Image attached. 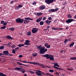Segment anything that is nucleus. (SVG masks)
Masks as SVG:
<instances>
[{
  "mask_svg": "<svg viewBox=\"0 0 76 76\" xmlns=\"http://www.w3.org/2000/svg\"><path fill=\"white\" fill-rule=\"evenodd\" d=\"M50 28V26H47V28Z\"/></svg>",
  "mask_w": 76,
  "mask_h": 76,
  "instance_id": "nucleus-58",
  "label": "nucleus"
},
{
  "mask_svg": "<svg viewBox=\"0 0 76 76\" xmlns=\"http://www.w3.org/2000/svg\"><path fill=\"white\" fill-rule=\"evenodd\" d=\"M74 20V19H69L66 21L65 22L67 24H69V23H71L72 22H73Z\"/></svg>",
  "mask_w": 76,
  "mask_h": 76,
  "instance_id": "nucleus-8",
  "label": "nucleus"
},
{
  "mask_svg": "<svg viewBox=\"0 0 76 76\" xmlns=\"http://www.w3.org/2000/svg\"><path fill=\"white\" fill-rule=\"evenodd\" d=\"M3 54H5V56H9V55H10V54L9 53V52L7 50L4 51L3 52Z\"/></svg>",
  "mask_w": 76,
  "mask_h": 76,
  "instance_id": "nucleus-13",
  "label": "nucleus"
},
{
  "mask_svg": "<svg viewBox=\"0 0 76 76\" xmlns=\"http://www.w3.org/2000/svg\"><path fill=\"white\" fill-rule=\"evenodd\" d=\"M26 34L27 36H30L31 35V32L30 31H28L26 33Z\"/></svg>",
  "mask_w": 76,
  "mask_h": 76,
  "instance_id": "nucleus-18",
  "label": "nucleus"
},
{
  "mask_svg": "<svg viewBox=\"0 0 76 76\" xmlns=\"http://www.w3.org/2000/svg\"><path fill=\"white\" fill-rule=\"evenodd\" d=\"M20 48L19 47H17L15 48V50H18Z\"/></svg>",
  "mask_w": 76,
  "mask_h": 76,
  "instance_id": "nucleus-41",
  "label": "nucleus"
},
{
  "mask_svg": "<svg viewBox=\"0 0 76 76\" xmlns=\"http://www.w3.org/2000/svg\"><path fill=\"white\" fill-rule=\"evenodd\" d=\"M0 28L2 29H6V26H4L3 27H1Z\"/></svg>",
  "mask_w": 76,
  "mask_h": 76,
  "instance_id": "nucleus-32",
  "label": "nucleus"
},
{
  "mask_svg": "<svg viewBox=\"0 0 76 76\" xmlns=\"http://www.w3.org/2000/svg\"><path fill=\"white\" fill-rule=\"evenodd\" d=\"M4 54L0 53V57H4V56H4Z\"/></svg>",
  "mask_w": 76,
  "mask_h": 76,
  "instance_id": "nucleus-30",
  "label": "nucleus"
},
{
  "mask_svg": "<svg viewBox=\"0 0 76 76\" xmlns=\"http://www.w3.org/2000/svg\"><path fill=\"white\" fill-rule=\"evenodd\" d=\"M22 63H29V64H35L34 65H40V66H42V64H39L37 62H26V61H21Z\"/></svg>",
  "mask_w": 76,
  "mask_h": 76,
  "instance_id": "nucleus-5",
  "label": "nucleus"
},
{
  "mask_svg": "<svg viewBox=\"0 0 76 76\" xmlns=\"http://www.w3.org/2000/svg\"><path fill=\"white\" fill-rule=\"evenodd\" d=\"M41 73L42 74V75H45V74L43 72H41Z\"/></svg>",
  "mask_w": 76,
  "mask_h": 76,
  "instance_id": "nucleus-61",
  "label": "nucleus"
},
{
  "mask_svg": "<svg viewBox=\"0 0 76 76\" xmlns=\"http://www.w3.org/2000/svg\"><path fill=\"white\" fill-rule=\"evenodd\" d=\"M37 54H38V53H36L35 54L33 53L32 54V56L33 57H36L37 56Z\"/></svg>",
  "mask_w": 76,
  "mask_h": 76,
  "instance_id": "nucleus-27",
  "label": "nucleus"
},
{
  "mask_svg": "<svg viewBox=\"0 0 76 76\" xmlns=\"http://www.w3.org/2000/svg\"><path fill=\"white\" fill-rule=\"evenodd\" d=\"M49 12H55L54 9H51L49 10Z\"/></svg>",
  "mask_w": 76,
  "mask_h": 76,
  "instance_id": "nucleus-23",
  "label": "nucleus"
},
{
  "mask_svg": "<svg viewBox=\"0 0 76 76\" xmlns=\"http://www.w3.org/2000/svg\"><path fill=\"white\" fill-rule=\"evenodd\" d=\"M25 19L26 20H33V19L29 17H28V18H25Z\"/></svg>",
  "mask_w": 76,
  "mask_h": 76,
  "instance_id": "nucleus-20",
  "label": "nucleus"
},
{
  "mask_svg": "<svg viewBox=\"0 0 76 76\" xmlns=\"http://www.w3.org/2000/svg\"><path fill=\"white\" fill-rule=\"evenodd\" d=\"M36 47L39 50H40L39 53L41 54H44L48 50L47 49H45V48L44 47L42 48V46H41V45L37 46H36Z\"/></svg>",
  "mask_w": 76,
  "mask_h": 76,
  "instance_id": "nucleus-1",
  "label": "nucleus"
},
{
  "mask_svg": "<svg viewBox=\"0 0 76 76\" xmlns=\"http://www.w3.org/2000/svg\"><path fill=\"white\" fill-rule=\"evenodd\" d=\"M46 19V17H45L43 18V20H45Z\"/></svg>",
  "mask_w": 76,
  "mask_h": 76,
  "instance_id": "nucleus-51",
  "label": "nucleus"
},
{
  "mask_svg": "<svg viewBox=\"0 0 76 76\" xmlns=\"http://www.w3.org/2000/svg\"><path fill=\"white\" fill-rule=\"evenodd\" d=\"M66 29H69V28H68V26H67V27H66Z\"/></svg>",
  "mask_w": 76,
  "mask_h": 76,
  "instance_id": "nucleus-63",
  "label": "nucleus"
},
{
  "mask_svg": "<svg viewBox=\"0 0 76 76\" xmlns=\"http://www.w3.org/2000/svg\"><path fill=\"white\" fill-rule=\"evenodd\" d=\"M16 23H22L23 22V19H21L20 18H18L16 19Z\"/></svg>",
  "mask_w": 76,
  "mask_h": 76,
  "instance_id": "nucleus-7",
  "label": "nucleus"
},
{
  "mask_svg": "<svg viewBox=\"0 0 76 76\" xmlns=\"http://www.w3.org/2000/svg\"><path fill=\"white\" fill-rule=\"evenodd\" d=\"M45 1L47 4H51L53 3V0H45Z\"/></svg>",
  "mask_w": 76,
  "mask_h": 76,
  "instance_id": "nucleus-10",
  "label": "nucleus"
},
{
  "mask_svg": "<svg viewBox=\"0 0 76 76\" xmlns=\"http://www.w3.org/2000/svg\"><path fill=\"white\" fill-rule=\"evenodd\" d=\"M44 23L42 21H41L39 23V25H43Z\"/></svg>",
  "mask_w": 76,
  "mask_h": 76,
  "instance_id": "nucleus-25",
  "label": "nucleus"
},
{
  "mask_svg": "<svg viewBox=\"0 0 76 76\" xmlns=\"http://www.w3.org/2000/svg\"><path fill=\"white\" fill-rule=\"evenodd\" d=\"M42 15V13L41 12H37V16H41Z\"/></svg>",
  "mask_w": 76,
  "mask_h": 76,
  "instance_id": "nucleus-22",
  "label": "nucleus"
},
{
  "mask_svg": "<svg viewBox=\"0 0 76 76\" xmlns=\"http://www.w3.org/2000/svg\"><path fill=\"white\" fill-rule=\"evenodd\" d=\"M11 47L12 48H15L16 47V45H13L11 46Z\"/></svg>",
  "mask_w": 76,
  "mask_h": 76,
  "instance_id": "nucleus-35",
  "label": "nucleus"
},
{
  "mask_svg": "<svg viewBox=\"0 0 76 76\" xmlns=\"http://www.w3.org/2000/svg\"><path fill=\"white\" fill-rule=\"evenodd\" d=\"M9 30H10L11 31H13L15 30V28L13 27H11L8 28Z\"/></svg>",
  "mask_w": 76,
  "mask_h": 76,
  "instance_id": "nucleus-21",
  "label": "nucleus"
},
{
  "mask_svg": "<svg viewBox=\"0 0 76 76\" xmlns=\"http://www.w3.org/2000/svg\"><path fill=\"white\" fill-rule=\"evenodd\" d=\"M63 51H64V50H61V51L60 53H62Z\"/></svg>",
  "mask_w": 76,
  "mask_h": 76,
  "instance_id": "nucleus-55",
  "label": "nucleus"
},
{
  "mask_svg": "<svg viewBox=\"0 0 76 76\" xmlns=\"http://www.w3.org/2000/svg\"><path fill=\"white\" fill-rule=\"evenodd\" d=\"M48 45V44L46 43L44 45L45 47H47V46Z\"/></svg>",
  "mask_w": 76,
  "mask_h": 76,
  "instance_id": "nucleus-44",
  "label": "nucleus"
},
{
  "mask_svg": "<svg viewBox=\"0 0 76 76\" xmlns=\"http://www.w3.org/2000/svg\"><path fill=\"white\" fill-rule=\"evenodd\" d=\"M52 29H54L55 31H56V30H58V28H52Z\"/></svg>",
  "mask_w": 76,
  "mask_h": 76,
  "instance_id": "nucleus-47",
  "label": "nucleus"
},
{
  "mask_svg": "<svg viewBox=\"0 0 76 76\" xmlns=\"http://www.w3.org/2000/svg\"><path fill=\"white\" fill-rule=\"evenodd\" d=\"M48 19L49 20H52V18L50 17H49Z\"/></svg>",
  "mask_w": 76,
  "mask_h": 76,
  "instance_id": "nucleus-39",
  "label": "nucleus"
},
{
  "mask_svg": "<svg viewBox=\"0 0 76 76\" xmlns=\"http://www.w3.org/2000/svg\"><path fill=\"white\" fill-rule=\"evenodd\" d=\"M66 3H64V6H66Z\"/></svg>",
  "mask_w": 76,
  "mask_h": 76,
  "instance_id": "nucleus-59",
  "label": "nucleus"
},
{
  "mask_svg": "<svg viewBox=\"0 0 76 76\" xmlns=\"http://www.w3.org/2000/svg\"><path fill=\"white\" fill-rule=\"evenodd\" d=\"M15 69L16 70H19L20 72H21L22 73H24L25 72V69H21V68L16 67L15 68Z\"/></svg>",
  "mask_w": 76,
  "mask_h": 76,
  "instance_id": "nucleus-6",
  "label": "nucleus"
},
{
  "mask_svg": "<svg viewBox=\"0 0 76 76\" xmlns=\"http://www.w3.org/2000/svg\"><path fill=\"white\" fill-rule=\"evenodd\" d=\"M56 66H57L58 67H60V66L58 65V64L57 63H54V66H53V67L54 68V69H57V70H64L61 69L60 68H58Z\"/></svg>",
  "mask_w": 76,
  "mask_h": 76,
  "instance_id": "nucleus-4",
  "label": "nucleus"
},
{
  "mask_svg": "<svg viewBox=\"0 0 76 76\" xmlns=\"http://www.w3.org/2000/svg\"><path fill=\"white\" fill-rule=\"evenodd\" d=\"M15 9L16 10H19V7L18 6H16L15 8Z\"/></svg>",
  "mask_w": 76,
  "mask_h": 76,
  "instance_id": "nucleus-34",
  "label": "nucleus"
},
{
  "mask_svg": "<svg viewBox=\"0 0 76 76\" xmlns=\"http://www.w3.org/2000/svg\"><path fill=\"white\" fill-rule=\"evenodd\" d=\"M23 41H24V40L23 39L21 40V42H23Z\"/></svg>",
  "mask_w": 76,
  "mask_h": 76,
  "instance_id": "nucleus-60",
  "label": "nucleus"
},
{
  "mask_svg": "<svg viewBox=\"0 0 76 76\" xmlns=\"http://www.w3.org/2000/svg\"><path fill=\"white\" fill-rule=\"evenodd\" d=\"M67 69L68 70H70V71H73V69Z\"/></svg>",
  "mask_w": 76,
  "mask_h": 76,
  "instance_id": "nucleus-40",
  "label": "nucleus"
},
{
  "mask_svg": "<svg viewBox=\"0 0 76 76\" xmlns=\"http://www.w3.org/2000/svg\"><path fill=\"white\" fill-rule=\"evenodd\" d=\"M45 5H41L39 7V9L40 10H44V9H45Z\"/></svg>",
  "mask_w": 76,
  "mask_h": 76,
  "instance_id": "nucleus-12",
  "label": "nucleus"
},
{
  "mask_svg": "<svg viewBox=\"0 0 76 76\" xmlns=\"http://www.w3.org/2000/svg\"><path fill=\"white\" fill-rule=\"evenodd\" d=\"M46 75H50L49 73H46Z\"/></svg>",
  "mask_w": 76,
  "mask_h": 76,
  "instance_id": "nucleus-62",
  "label": "nucleus"
},
{
  "mask_svg": "<svg viewBox=\"0 0 76 76\" xmlns=\"http://www.w3.org/2000/svg\"><path fill=\"white\" fill-rule=\"evenodd\" d=\"M30 72L31 73H32V74H35V72H33L30 71Z\"/></svg>",
  "mask_w": 76,
  "mask_h": 76,
  "instance_id": "nucleus-50",
  "label": "nucleus"
},
{
  "mask_svg": "<svg viewBox=\"0 0 76 76\" xmlns=\"http://www.w3.org/2000/svg\"><path fill=\"white\" fill-rule=\"evenodd\" d=\"M19 8V7H22V5H19L18 6Z\"/></svg>",
  "mask_w": 76,
  "mask_h": 76,
  "instance_id": "nucleus-46",
  "label": "nucleus"
},
{
  "mask_svg": "<svg viewBox=\"0 0 76 76\" xmlns=\"http://www.w3.org/2000/svg\"><path fill=\"white\" fill-rule=\"evenodd\" d=\"M50 45H48L47 46L46 48H50Z\"/></svg>",
  "mask_w": 76,
  "mask_h": 76,
  "instance_id": "nucleus-38",
  "label": "nucleus"
},
{
  "mask_svg": "<svg viewBox=\"0 0 76 76\" xmlns=\"http://www.w3.org/2000/svg\"><path fill=\"white\" fill-rule=\"evenodd\" d=\"M10 44H11V43H8L7 44L8 46H9V47H10V46H11V45H10Z\"/></svg>",
  "mask_w": 76,
  "mask_h": 76,
  "instance_id": "nucleus-48",
  "label": "nucleus"
},
{
  "mask_svg": "<svg viewBox=\"0 0 76 76\" xmlns=\"http://www.w3.org/2000/svg\"><path fill=\"white\" fill-rule=\"evenodd\" d=\"M12 53L13 54H16V51H15V49L12 50Z\"/></svg>",
  "mask_w": 76,
  "mask_h": 76,
  "instance_id": "nucleus-33",
  "label": "nucleus"
},
{
  "mask_svg": "<svg viewBox=\"0 0 76 76\" xmlns=\"http://www.w3.org/2000/svg\"><path fill=\"white\" fill-rule=\"evenodd\" d=\"M74 44H75V42H73L70 44L69 47H73L74 45Z\"/></svg>",
  "mask_w": 76,
  "mask_h": 76,
  "instance_id": "nucleus-24",
  "label": "nucleus"
},
{
  "mask_svg": "<svg viewBox=\"0 0 76 76\" xmlns=\"http://www.w3.org/2000/svg\"><path fill=\"white\" fill-rule=\"evenodd\" d=\"M30 42V41L28 40H25V42L24 43V44H19L18 47H23L25 45H31V44L29 43Z\"/></svg>",
  "mask_w": 76,
  "mask_h": 76,
  "instance_id": "nucleus-3",
  "label": "nucleus"
},
{
  "mask_svg": "<svg viewBox=\"0 0 76 76\" xmlns=\"http://www.w3.org/2000/svg\"><path fill=\"white\" fill-rule=\"evenodd\" d=\"M58 10H59V9H58V8H57L55 9H54V12H57V11H58Z\"/></svg>",
  "mask_w": 76,
  "mask_h": 76,
  "instance_id": "nucleus-36",
  "label": "nucleus"
},
{
  "mask_svg": "<svg viewBox=\"0 0 76 76\" xmlns=\"http://www.w3.org/2000/svg\"><path fill=\"white\" fill-rule=\"evenodd\" d=\"M68 41H71V40L70 39H68Z\"/></svg>",
  "mask_w": 76,
  "mask_h": 76,
  "instance_id": "nucleus-56",
  "label": "nucleus"
},
{
  "mask_svg": "<svg viewBox=\"0 0 76 76\" xmlns=\"http://www.w3.org/2000/svg\"><path fill=\"white\" fill-rule=\"evenodd\" d=\"M67 16L68 17V18H72V15L70 14H68Z\"/></svg>",
  "mask_w": 76,
  "mask_h": 76,
  "instance_id": "nucleus-28",
  "label": "nucleus"
},
{
  "mask_svg": "<svg viewBox=\"0 0 76 76\" xmlns=\"http://www.w3.org/2000/svg\"><path fill=\"white\" fill-rule=\"evenodd\" d=\"M49 72L50 73H53L54 72V70L53 69H50L49 70Z\"/></svg>",
  "mask_w": 76,
  "mask_h": 76,
  "instance_id": "nucleus-31",
  "label": "nucleus"
},
{
  "mask_svg": "<svg viewBox=\"0 0 76 76\" xmlns=\"http://www.w3.org/2000/svg\"><path fill=\"white\" fill-rule=\"evenodd\" d=\"M38 31V28H33L31 32L33 33V34H36L37 31Z\"/></svg>",
  "mask_w": 76,
  "mask_h": 76,
  "instance_id": "nucleus-9",
  "label": "nucleus"
},
{
  "mask_svg": "<svg viewBox=\"0 0 76 76\" xmlns=\"http://www.w3.org/2000/svg\"><path fill=\"white\" fill-rule=\"evenodd\" d=\"M58 30H59V29L60 30H62V29H63V28H58Z\"/></svg>",
  "mask_w": 76,
  "mask_h": 76,
  "instance_id": "nucleus-52",
  "label": "nucleus"
},
{
  "mask_svg": "<svg viewBox=\"0 0 76 76\" xmlns=\"http://www.w3.org/2000/svg\"><path fill=\"white\" fill-rule=\"evenodd\" d=\"M4 48V47L3 46H2L0 47V50H3Z\"/></svg>",
  "mask_w": 76,
  "mask_h": 76,
  "instance_id": "nucleus-29",
  "label": "nucleus"
},
{
  "mask_svg": "<svg viewBox=\"0 0 76 76\" xmlns=\"http://www.w3.org/2000/svg\"><path fill=\"white\" fill-rule=\"evenodd\" d=\"M6 38H7V39H11V40H12V39H13V38H12V37L9 35L6 36Z\"/></svg>",
  "mask_w": 76,
  "mask_h": 76,
  "instance_id": "nucleus-14",
  "label": "nucleus"
},
{
  "mask_svg": "<svg viewBox=\"0 0 76 76\" xmlns=\"http://www.w3.org/2000/svg\"><path fill=\"white\" fill-rule=\"evenodd\" d=\"M23 56L22 55H20L19 56V58H21L22 57H23Z\"/></svg>",
  "mask_w": 76,
  "mask_h": 76,
  "instance_id": "nucleus-43",
  "label": "nucleus"
},
{
  "mask_svg": "<svg viewBox=\"0 0 76 76\" xmlns=\"http://www.w3.org/2000/svg\"><path fill=\"white\" fill-rule=\"evenodd\" d=\"M24 76H27L26 75V74H25Z\"/></svg>",
  "mask_w": 76,
  "mask_h": 76,
  "instance_id": "nucleus-64",
  "label": "nucleus"
},
{
  "mask_svg": "<svg viewBox=\"0 0 76 76\" xmlns=\"http://www.w3.org/2000/svg\"><path fill=\"white\" fill-rule=\"evenodd\" d=\"M51 21H49L48 20H47L46 21H45V23L47 24H48V25H49L51 23Z\"/></svg>",
  "mask_w": 76,
  "mask_h": 76,
  "instance_id": "nucleus-17",
  "label": "nucleus"
},
{
  "mask_svg": "<svg viewBox=\"0 0 76 76\" xmlns=\"http://www.w3.org/2000/svg\"><path fill=\"white\" fill-rule=\"evenodd\" d=\"M36 4H37V2H34L33 3V5H35Z\"/></svg>",
  "mask_w": 76,
  "mask_h": 76,
  "instance_id": "nucleus-49",
  "label": "nucleus"
},
{
  "mask_svg": "<svg viewBox=\"0 0 76 76\" xmlns=\"http://www.w3.org/2000/svg\"><path fill=\"white\" fill-rule=\"evenodd\" d=\"M41 20H42V17H40L37 19L36 22L38 23V22H39Z\"/></svg>",
  "mask_w": 76,
  "mask_h": 76,
  "instance_id": "nucleus-16",
  "label": "nucleus"
},
{
  "mask_svg": "<svg viewBox=\"0 0 76 76\" xmlns=\"http://www.w3.org/2000/svg\"><path fill=\"white\" fill-rule=\"evenodd\" d=\"M61 75V76H64V75H65V74H64L63 73H62V75Z\"/></svg>",
  "mask_w": 76,
  "mask_h": 76,
  "instance_id": "nucleus-57",
  "label": "nucleus"
},
{
  "mask_svg": "<svg viewBox=\"0 0 76 76\" xmlns=\"http://www.w3.org/2000/svg\"><path fill=\"white\" fill-rule=\"evenodd\" d=\"M29 22V21L28 20H23V23H28Z\"/></svg>",
  "mask_w": 76,
  "mask_h": 76,
  "instance_id": "nucleus-19",
  "label": "nucleus"
},
{
  "mask_svg": "<svg viewBox=\"0 0 76 76\" xmlns=\"http://www.w3.org/2000/svg\"><path fill=\"white\" fill-rule=\"evenodd\" d=\"M70 60H76V57H71L70 58Z\"/></svg>",
  "mask_w": 76,
  "mask_h": 76,
  "instance_id": "nucleus-26",
  "label": "nucleus"
},
{
  "mask_svg": "<svg viewBox=\"0 0 76 76\" xmlns=\"http://www.w3.org/2000/svg\"><path fill=\"white\" fill-rule=\"evenodd\" d=\"M34 71H36V73L37 76H42V74H41V71L39 70H37V71L34 70Z\"/></svg>",
  "mask_w": 76,
  "mask_h": 76,
  "instance_id": "nucleus-11",
  "label": "nucleus"
},
{
  "mask_svg": "<svg viewBox=\"0 0 76 76\" xmlns=\"http://www.w3.org/2000/svg\"><path fill=\"white\" fill-rule=\"evenodd\" d=\"M42 57H46V58L48 59L50 58V60H54V56L53 55H51L50 54H46L44 55H41Z\"/></svg>",
  "mask_w": 76,
  "mask_h": 76,
  "instance_id": "nucleus-2",
  "label": "nucleus"
},
{
  "mask_svg": "<svg viewBox=\"0 0 76 76\" xmlns=\"http://www.w3.org/2000/svg\"><path fill=\"white\" fill-rule=\"evenodd\" d=\"M56 75H58L59 76V74H58V72H56Z\"/></svg>",
  "mask_w": 76,
  "mask_h": 76,
  "instance_id": "nucleus-53",
  "label": "nucleus"
},
{
  "mask_svg": "<svg viewBox=\"0 0 76 76\" xmlns=\"http://www.w3.org/2000/svg\"><path fill=\"white\" fill-rule=\"evenodd\" d=\"M13 1H11L10 2V3H11V4H13Z\"/></svg>",
  "mask_w": 76,
  "mask_h": 76,
  "instance_id": "nucleus-54",
  "label": "nucleus"
},
{
  "mask_svg": "<svg viewBox=\"0 0 76 76\" xmlns=\"http://www.w3.org/2000/svg\"><path fill=\"white\" fill-rule=\"evenodd\" d=\"M67 41H68V40H67V39H65V41H64V43L65 44H66V42H67Z\"/></svg>",
  "mask_w": 76,
  "mask_h": 76,
  "instance_id": "nucleus-37",
  "label": "nucleus"
},
{
  "mask_svg": "<svg viewBox=\"0 0 76 76\" xmlns=\"http://www.w3.org/2000/svg\"><path fill=\"white\" fill-rule=\"evenodd\" d=\"M7 23H4L3 25L4 26H6V25H7Z\"/></svg>",
  "mask_w": 76,
  "mask_h": 76,
  "instance_id": "nucleus-42",
  "label": "nucleus"
},
{
  "mask_svg": "<svg viewBox=\"0 0 76 76\" xmlns=\"http://www.w3.org/2000/svg\"><path fill=\"white\" fill-rule=\"evenodd\" d=\"M4 21H1V24H3V23H4Z\"/></svg>",
  "mask_w": 76,
  "mask_h": 76,
  "instance_id": "nucleus-45",
  "label": "nucleus"
},
{
  "mask_svg": "<svg viewBox=\"0 0 76 76\" xmlns=\"http://www.w3.org/2000/svg\"><path fill=\"white\" fill-rule=\"evenodd\" d=\"M17 64H18V65H20V66H22V65L24 66H27V67H28V66H28V65H26L25 64H23L19 62H17Z\"/></svg>",
  "mask_w": 76,
  "mask_h": 76,
  "instance_id": "nucleus-15",
  "label": "nucleus"
}]
</instances>
